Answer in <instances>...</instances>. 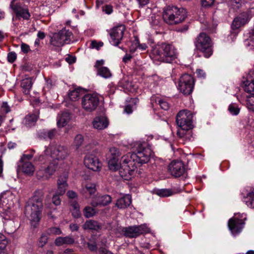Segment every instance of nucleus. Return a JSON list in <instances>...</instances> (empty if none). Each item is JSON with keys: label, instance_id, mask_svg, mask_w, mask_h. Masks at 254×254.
I'll return each mask as SVG.
<instances>
[{"label": "nucleus", "instance_id": "f257e3e1", "mask_svg": "<svg viewBox=\"0 0 254 254\" xmlns=\"http://www.w3.org/2000/svg\"><path fill=\"white\" fill-rule=\"evenodd\" d=\"M44 195V192L42 190L35 191L33 196L27 202L25 207V214L33 228L37 227L41 218Z\"/></svg>", "mask_w": 254, "mask_h": 254}, {"label": "nucleus", "instance_id": "f03ea898", "mask_svg": "<svg viewBox=\"0 0 254 254\" xmlns=\"http://www.w3.org/2000/svg\"><path fill=\"white\" fill-rule=\"evenodd\" d=\"M187 17V12L183 8L175 6H168L164 10L163 18L169 24H175L182 22Z\"/></svg>", "mask_w": 254, "mask_h": 254}, {"label": "nucleus", "instance_id": "7ed1b4c3", "mask_svg": "<svg viewBox=\"0 0 254 254\" xmlns=\"http://www.w3.org/2000/svg\"><path fill=\"white\" fill-rule=\"evenodd\" d=\"M135 147V152L128 153L126 154L128 158L136 164H144L147 163L151 155V149L146 146V143L137 142Z\"/></svg>", "mask_w": 254, "mask_h": 254}, {"label": "nucleus", "instance_id": "20e7f679", "mask_svg": "<svg viewBox=\"0 0 254 254\" xmlns=\"http://www.w3.org/2000/svg\"><path fill=\"white\" fill-rule=\"evenodd\" d=\"M16 201L15 196L10 191L3 192L0 195V207L2 210H0L1 216L5 219L10 218V210L13 207L14 202Z\"/></svg>", "mask_w": 254, "mask_h": 254}, {"label": "nucleus", "instance_id": "39448f33", "mask_svg": "<svg viewBox=\"0 0 254 254\" xmlns=\"http://www.w3.org/2000/svg\"><path fill=\"white\" fill-rule=\"evenodd\" d=\"M72 32L65 28L55 33L51 38V44L55 47H61L65 44H69L72 42Z\"/></svg>", "mask_w": 254, "mask_h": 254}, {"label": "nucleus", "instance_id": "423d86ee", "mask_svg": "<svg viewBox=\"0 0 254 254\" xmlns=\"http://www.w3.org/2000/svg\"><path fill=\"white\" fill-rule=\"evenodd\" d=\"M121 161L122 165L119 169L120 175L123 179L129 180L134 175L137 165L126 155L122 157Z\"/></svg>", "mask_w": 254, "mask_h": 254}, {"label": "nucleus", "instance_id": "0eeeda50", "mask_svg": "<svg viewBox=\"0 0 254 254\" xmlns=\"http://www.w3.org/2000/svg\"><path fill=\"white\" fill-rule=\"evenodd\" d=\"M194 44L196 48L203 53L205 58H209L212 55L211 41L206 34L200 33L196 38Z\"/></svg>", "mask_w": 254, "mask_h": 254}, {"label": "nucleus", "instance_id": "6e6552de", "mask_svg": "<svg viewBox=\"0 0 254 254\" xmlns=\"http://www.w3.org/2000/svg\"><path fill=\"white\" fill-rule=\"evenodd\" d=\"M102 98V97L96 93L87 94L81 99L82 107L86 112H91L96 109Z\"/></svg>", "mask_w": 254, "mask_h": 254}, {"label": "nucleus", "instance_id": "1a4fd4ad", "mask_svg": "<svg viewBox=\"0 0 254 254\" xmlns=\"http://www.w3.org/2000/svg\"><path fill=\"white\" fill-rule=\"evenodd\" d=\"M178 126L184 130H188L192 127V114L187 110L180 111L176 116Z\"/></svg>", "mask_w": 254, "mask_h": 254}, {"label": "nucleus", "instance_id": "9d476101", "mask_svg": "<svg viewBox=\"0 0 254 254\" xmlns=\"http://www.w3.org/2000/svg\"><path fill=\"white\" fill-rule=\"evenodd\" d=\"M58 166L55 161L50 162L48 165H41L37 169L36 176L38 180L46 181L54 174Z\"/></svg>", "mask_w": 254, "mask_h": 254}, {"label": "nucleus", "instance_id": "9b49d317", "mask_svg": "<svg viewBox=\"0 0 254 254\" xmlns=\"http://www.w3.org/2000/svg\"><path fill=\"white\" fill-rule=\"evenodd\" d=\"M194 85L193 77L188 74L182 75L178 82V88L184 95H190L193 91Z\"/></svg>", "mask_w": 254, "mask_h": 254}, {"label": "nucleus", "instance_id": "f8f14e48", "mask_svg": "<svg viewBox=\"0 0 254 254\" xmlns=\"http://www.w3.org/2000/svg\"><path fill=\"white\" fill-rule=\"evenodd\" d=\"M122 231L127 237L135 238L140 235L149 232L150 229L146 224H142L138 226H133L124 228Z\"/></svg>", "mask_w": 254, "mask_h": 254}, {"label": "nucleus", "instance_id": "ddd939ff", "mask_svg": "<svg viewBox=\"0 0 254 254\" xmlns=\"http://www.w3.org/2000/svg\"><path fill=\"white\" fill-rule=\"evenodd\" d=\"M49 148L53 157V162L55 161L58 164V161L65 159L69 154L67 148L63 145H52Z\"/></svg>", "mask_w": 254, "mask_h": 254}, {"label": "nucleus", "instance_id": "4468645a", "mask_svg": "<svg viewBox=\"0 0 254 254\" xmlns=\"http://www.w3.org/2000/svg\"><path fill=\"white\" fill-rule=\"evenodd\" d=\"M251 17V11L250 10L241 13L233 20L231 24L232 29L233 30L239 29L241 26L248 23Z\"/></svg>", "mask_w": 254, "mask_h": 254}, {"label": "nucleus", "instance_id": "2eb2a0df", "mask_svg": "<svg viewBox=\"0 0 254 254\" xmlns=\"http://www.w3.org/2000/svg\"><path fill=\"white\" fill-rule=\"evenodd\" d=\"M168 170L171 175L175 178L180 177L187 172L185 166L182 161H172L168 166Z\"/></svg>", "mask_w": 254, "mask_h": 254}, {"label": "nucleus", "instance_id": "dca6fc26", "mask_svg": "<svg viewBox=\"0 0 254 254\" xmlns=\"http://www.w3.org/2000/svg\"><path fill=\"white\" fill-rule=\"evenodd\" d=\"M167 45L166 43H161L153 47L150 55V58L154 61L163 62L166 52L164 48L167 47Z\"/></svg>", "mask_w": 254, "mask_h": 254}, {"label": "nucleus", "instance_id": "f3484780", "mask_svg": "<svg viewBox=\"0 0 254 254\" xmlns=\"http://www.w3.org/2000/svg\"><path fill=\"white\" fill-rule=\"evenodd\" d=\"M125 27L121 25L114 27L110 32L111 44L114 46H118L123 39Z\"/></svg>", "mask_w": 254, "mask_h": 254}, {"label": "nucleus", "instance_id": "a211bd4d", "mask_svg": "<svg viewBox=\"0 0 254 254\" xmlns=\"http://www.w3.org/2000/svg\"><path fill=\"white\" fill-rule=\"evenodd\" d=\"M17 0H13L10 4V7L13 9L18 19L23 18L28 20L30 17V14L28 9L22 6L19 3L16 2Z\"/></svg>", "mask_w": 254, "mask_h": 254}, {"label": "nucleus", "instance_id": "6ab92c4d", "mask_svg": "<svg viewBox=\"0 0 254 254\" xmlns=\"http://www.w3.org/2000/svg\"><path fill=\"white\" fill-rule=\"evenodd\" d=\"M84 162L86 167L94 171L99 170L102 166V163L99 161L98 158L93 154L86 155Z\"/></svg>", "mask_w": 254, "mask_h": 254}, {"label": "nucleus", "instance_id": "aec40b11", "mask_svg": "<svg viewBox=\"0 0 254 254\" xmlns=\"http://www.w3.org/2000/svg\"><path fill=\"white\" fill-rule=\"evenodd\" d=\"M244 225V222L237 218H231L228 222L229 228L234 236L240 233Z\"/></svg>", "mask_w": 254, "mask_h": 254}, {"label": "nucleus", "instance_id": "412c9836", "mask_svg": "<svg viewBox=\"0 0 254 254\" xmlns=\"http://www.w3.org/2000/svg\"><path fill=\"white\" fill-rule=\"evenodd\" d=\"M254 70L250 71L246 81L243 82V87L246 92L254 97Z\"/></svg>", "mask_w": 254, "mask_h": 254}, {"label": "nucleus", "instance_id": "4be33fe9", "mask_svg": "<svg viewBox=\"0 0 254 254\" xmlns=\"http://www.w3.org/2000/svg\"><path fill=\"white\" fill-rule=\"evenodd\" d=\"M104 63L103 60H97L94 67L97 69L99 75L105 78H109L112 76V73L108 67L103 66Z\"/></svg>", "mask_w": 254, "mask_h": 254}, {"label": "nucleus", "instance_id": "5701e85b", "mask_svg": "<svg viewBox=\"0 0 254 254\" xmlns=\"http://www.w3.org/2000/svg\"><path fill=\"white\" fill-rule=\"evenodd\" d=\"M67 175L65 173L59 177L57 181V190L56 192L63 195L65 192L68 185L67 183Z\"/></svg>", "mask_w": 254, "mask_h": 254}, {"label": "nucleus", "instance_id": "b1692460", "mask_svg": "<svg viewBox=\"0 0 254 254\" xmlns=\"http://www.w3.org/2000/svg\"><path fill=\"white\" fill-rule=\"evenodd\" d=\"M166 50L165 58L163 62L171 63L173 61L177 58V52L175 47L171 44H167V47H165Z\"/></svg>", "mask_w": 254, "mask_h": 254}, {"label": "nucleus", "instance_id": "393cba45", "mask_svg": "<svg viewBox=\"0 0 254 254\" xmlns=\"http://www.w3.org/2000/svg\"><path fill=\"white\" fill-rule=\"evenodd\" d=\"M111 201V197L109 195H104L94 197L91 204L93 207L99 205L105 206L110 203Z\"/></svg>", "mask_w": 254, "mask_h": 254}, {"label": "nucleus", "instance_id": "a878e982", "mask_svg": "<svg viewBox=\"0 0 254 254\" xmlns=\"http://www.w3.org/2000/svg\"><path fill=\"white\" fill-rule=\"evenodd\" d=\"M92 124L94 128L98 130H102L108 127L109 121L106 117L100 116L95 118Z\"/></svg>", "mask_w": 254, "mask_h": 254}, {"label": "nucleus", "instance_id": "bb28decb", "mask_svg": "<svg viewBox=\"0 0 254 254\" xmlns=\"http://www.w3.org/2000/svg\"><path fill=\"white\" fill-rule=\"evenodd\" d=\"M34 161L41 162L44 164L48 163V164H49L50 162H53V157H52V154L50 153L49 148H46L43 154L35 157Z\"/></svg>", "mask_w": 254, "mask_h": 254}, {"label": "nucleus", "instance_id": "cd10ccee", "mask_svg": "<svg viewBox=\"0 0 254 254\" xmlns=\"http://www.w3.org/2000/svg\"><path fill=\"white\" fill-rule=\"evenodd\" d=\"M243 196V201L247 205L252 208H254V190L248 191L244 190L242 192Z\"/></svg>", "mask_w": 254, "mask_h": 254}, {"label": "nucleus", "instance_id": "c85d7f7f", "mask_svg": "<svg viewBox=\"0 0 254 254\" xmlns=\"http://www.w3.org/2000/svg\"><path fill=\"white\" fill-rule=\"evenodd\" d=\"M70 120V116L69 113L65 112L58 115L57 117V125L58 127H64Z\"/></svg>", "mask_w": 254, "mask_h": 254}, {"label": "nucleus", "instance_id": "c756f323", "mask_svg": "<svg viewBox=\"0 0 254 254\" xmlns=\"http://www.w3.org/2000/svg\"><path fill=\"white\" fill-rule=\"evenodd\" d=\"M131 203V197L129 194H126L118 199L116 206L120 209H124L128 207Z\"/></svg>", "mask_w": 254, "mask_h": 254}, {"label": "nucleus", "instance_id": "7c9ffc66", "mask_svg": "<svg viewBox=\"0 0 254 254\" xmlns=\"http://www.w3.org/2000/svg\"><path fill=\"white\" fill-rule=\"evenodd\" d=\"M74 243V239L71 236H68L64 237H59L55 241V244L57 246L63 245H71Z\"/></svg>", "mask_w": 254, "mask_h": 254}, {"label": "nucleus", "instance_id": "2f4dec72", "mask_svg": "<svg viewBox=\"0 0 254 254\" xmlns=\"http://www.w3.org/2000/svg\"><path fill=\"white\" fill-rule=\"evenodd\" d=\"M57 130L55 129L51 130L43 129L39 131L38 133L39 136L45 139H52L57 134Z\"/></svg>", "mask_w": 254, "mask_h": 254}, {"label": "nucleus", "instance_id": "473e14b6", "mask_svg": "<svg viewBox=\"0 0 254 254\" xmlns=\"http://www.w3.org/2000/svg\"><path fill=\"white\" fill-rule=\"evenodd\" d=\"M22 162L23 163L21 167L22 172L27 175H33L35 169L32 163L29 161Z\"/></svg>", "mask_w": 254, "mask_h": 254}, {"label": "nucleus", "instance_id": "72a5a7b5", "mask_svg": "<svg viewBox=\"0 0 254 254\" xmlns=\"http://www.w3.org/2000/svg\"><path fill=\"white\" fill-rule=\"evenodd\" d=\"M33 83L32 78L30 77L23 79L21 83V86L23 89V92L25 94H28L30 93Z\"/></svg>", "mask_w": 254, "mask_h": 254}, {"label": "nucleus", "instance_id": "f704fd0d", "mask_svg": "<svg viewBox=\"0 0 254 254\" xmlns=\"http://www.w3.org/2000/svg\"><path fill=\"white\" fill-rule=\"evenodd\" d=\"M84 93V90L81 88L78 87L70 91L68 93L69 98L71 100L75 101L79 99V97Z\"/></svg>", "mask_w": 254, "mask_h": 254}, {"label": "nucleus", "instance_id": "c9c22d12", "mask_svg": "<svg viewBox=\"0 0 254 254\" xmlns=\"http://www.w3.org/2000/svg\"><path fill=\"white\" fill-rule=\"evenodd\" d=\"M100 227L101 226L97 221L92 220L87 221L83 225V228L85 230L90 229L97 230L99 229Z\"/></svg>", "mask_w": 254, "mask_h": 254}, {"label": "nucleus", "instance_id": "e433bc0d", "mask_svg": "<svg viewBox=\"0 0 254 254\" xmlns=\"http://www.w3.org/2000/svg\"><path fill=\"white\" fill-rule=\"evenodd\" d=\"M122 165V162L119 163V159L109 158L108 161V166L110 170L116 171L119 170Z\"/></svg>", "mask_w": 254, "mask_h": 254}, {"label": "nucleus", "instance_id": "4c0bfd02", "mask_svg": "<svg viewBox=\"0 0 254 254\" xmlns=\"http://www.w3.org/2000/svg\"><path fill=\"white\" fill-rule=\"evenodd\" d=\"M37 120V116L34 114L27 115L24 120V123L28 127L33 126Z\"/></svg>", "mask_w": 254, "mask_h": 254}, {"label": "nucleus", "instance_id": "58836bf2", "mask_svg": "<svg viewBox=\"0 0 254 254\" xmlns=\"http://www.w3.org/2000/svg\"><path fill=\"white\" fill-rule=\"evenodd\" d=\"M155 193L161 197H168L174 194L173 192L169 189H159L156 190Z\"/></svg>", "mask_w": 254, "mask_h": 254}, {"label": "nucleus", "instance_id": "ea45409f", "mask_svg": "<svg viewBox=\"0 0 254 254\" xmlns=\"http://www.w3.org/2000/svg\"><path fill=\"white\" fill-rule=\"evenodd\" d=\"M138 100L137 98H131L129 100L130 103L128 105H126L125 107V112L127 114H130L132 112V104L134 105L138 102Z\"/></svg>", "mask_w": 254, "mask_h": 254}, {"label": "nucleus", "instance_id": "a19ab883", "mask_svg": "<svg viewBox=\"0 0 254 254\" xmlns=\"http://www.w3.org/2000/svg\"><path fill=\"white\" fill-rule=\"evenodd\" d=\"M250 36L247 39V46L250 48V50H254V29H252L250 32Z\"/></svg>", "mask_w": 254, "mask_h": 254}, {"label": "nucleus", "instance_id": "79ce46f5", "mask_svg": "<svg viewBox=\"0 0 254 254\" xmlns=\"http://www.w3.org/2000/svg\"><path fill=\"white\" fill-rule=\"evenodd\" d=\"M121 155V152L116 147H113L109 149V158L119 159Z\"/></svg>", "mask_w": 254, "mask_h": 254}, {"label": "nucleus", "instance_id": "37998d69", "mask_svg": "<svg viewBox=\"0 0 254 254\" xmlns=\"http://www.w3.org/2000/svg\"><path fill=\"white\" fill-rule=\"evenodd\" d=\"M228 111L229 113L234 116L238 115L240 113V108L235 103H231L228 107Z\"/></svg>", "mask_w": 254, "mask_h": 254}, {"label": "nucleus", "instance_id": "c03bdc74", "mask_svg": "<svg viewBox=\"0 0 254 254\" xmlns=\"http://www.w3.org/2000/svg\"><path fill=\"white\" fill-rule=\"evenodd\" d=\"M83 213L85 217L89 218L95 215L96 213V211L94 208L89 206H86L84 209Z\"/></svg>", "mask_w": 254, "mask_h": 254}, {"label": "nucleus", "instance_id": "a18cd8bd", "mask_svg": "<svg viewBox=\"0 0 254 254\" xmlns=\"http://www.w3.org/2000/svg\"><path fill=\"white\" fill-rule=\"evenodd\" d=\"M86 192H88L91 196L96 192V186L94 184L88 183L85 186Z\"/></svg>", "mask_w": 254, "mask_h": 254}, {"label": "nucleus", "instance_id": "49530a36", "mask_svg": "<svg viewBox=\"0 0 254 254\" xmlns=\"http://www.w3.org/2000/svg\"><path fill=\"white\" fill-rule=\"evenodd\" d=\"M83 142V136L81 134H77L74 138L73 146L75 147L76 149H77L82 145Z\"/></svg>", "mask_w": 254, "mask_h": 254}, {"label": "nucleus", "instance_id": "de8ad7c7", "mask_svg": "<svg viewBox=\"0 0 254 254\" xmlns=\"http://www.w3.org/2000/svg\"><path fill=\"white\" fill-rule=\"evenodd\" d=\"M229 6L234 9H238L241 6V0H226Z\"/></svg>", "mask_w": 254, "mask_h": 254}, {"label": "nucleus", "instance_id": "09e8293b", "mask_svg": "<svg viewBox=\"0 0 254 254\" xmlns=\"http://www.w3.org/2000/svg\"><path fill=\"white\" fill-rule=\"evenodd\" d=\"M46 233H43L41 235V237L39 239L38 245L40 247H44L48 242V236Z\"/></svg>", "mask_w": 254, "mask_h": 254}, {"label": "nucleus", "instance_id": "8fccbe9b", "mask_svg": "<svg viewBox=\"0 0 254 254\" xmlns=\"http://www.w3.org/2000/svg\"><path fill=\"white\" fill-rule=\"evenodd\" d=\"M156 102L158 103L160 107L164 110H168L170 108V104L163 99L157 98L156 100Z\"/></svg>", "mask_w": 254, "mask_h": 254}, {"label": "nucleus", "instance_id": "3c124183", "mask_svg": "<svg viewBox=\"0 0 254 254\" xmlns=\"http://www.w3.org/2000/svg\"><path fill=\"white\" fill-rule=\"evenodd\" d=\"M47 233L49 235H58L62 233V231L58 227H51L48 229Z\"/></svg>", "mask_w": 254, "mask_h": 254}, {"label": "nucleus", "instance_id": "603ef678", "mask_svg": "<svg viewBox=\"0 0 254 254\" xmlns=\"http://www.w3.org/2000/svg\"><path fill=\"white\" fill-rule=\"evenodd\" d=\"M73 209L72 214L75 218H78L80 216L81 213L79 211V207L78 204L75 203L72 205Z\"/></svg>", "mask_w": 254, "mask_h": 254}, {"label": "nucleus", "instance_id": "864d4df0", "mask_svg": "<svg viewBox=\"0 0 254 254\" xmlns=\"http://www.w3.org/2000/svg\"><path fill=\"white\" fill-rule=\"evenodd\" d=\"M159 17L157 16H152L151 21L150 24L152 27L155 30L158 29V27H159Z\"/></svg>", "mask_w": 254, "mask_h": 254}, {"label": "nucleus", "instance_id": "5fc2aeb1", "mask_svg": "<svg viewBox=\"0 0 254 254\" xmlns=\"http://www.w3.org/2000/svg\"><path fill=\"white\" fill-rule=\"evenodd\" d=\"M8 241L5 236L1 233H0V249H4L7 244Z\"/></svg>", "mask_w": 254, "mask_h": 254}, {"label": "nucleus", "instance_id": "6e6d98bb", "mask_svg": "<svg viewBox=\"0 0 254 254\" xmlns=\"http://www.w3.org/2000/svg\"><path fill=\"white\" fill-rule=\"evenodd\" d=\"M103 46L102 42H97L96 41H92L90 44V47L92 49H96L99 50L101 47Z\"/></svg>", "mask_w": 254, "mask_h": 254}, {"label": "nucleus", "instance_id": "4d7b16f0", "mask_svg": "<svg viewBox=\"0 0 254 254\" xmlns=\"http://www.w3.org/2000/svg\"><path fill=\"white\" fill-rule=\"evenodd\" d=\"M60 195L59 194H57V192L52 197V202L56 206H58L61 204V200L60 198Z\"/></svg>", "mask_w": 254, "mask_h": 254}, {"label": "nucleus", "instance_id": "13d9d810", "mask_svg": "<svg viewBox=\"0 0 254 254\" xmlns=\"http://www.w3.org/2000/svg\"><path fill=\"white\" fill-rule=\"evenodd\" d=\"M215 0H201V5L203 7H207L212 6Z\"/></svg>", "mask_w": 254, "mask_h": 254}, {"label": "nucleus", "instance_id": "bf43d9fd", "mask_svg": "<svg viewBox=\"0 0 254 254\" xmlns=\"http://www.w3.org/2000/svg\"><path fill=\"white\" fill-rule=\"evenodd\" d=\"M34 151H33L32 153H31L28 154H23L20 159L21 162H25L28 161L32 159L33 157V153Z\"/></svg>", "mask_w": 254, "mask_h": 254}, {"label": "nucleus", "instance_id": "052dcab7", "mask_svg": "<svg viewBox=\"0 0 254 254\" xmlns=\"http://www.w3.org/2000/svg\"><path fill=\"white\" fill-rule=\"evenodd\" d=\"M103 11L107 14H110L113 12V6L110 4H106L102 7Z\"/></svg>", "mask_w": 254, "mask_h": 254}, {"label": "nucleus", "instance_id": "680f3d73", "mask_svg": "<svg viewBox=\"0 0 254 254\" xmlns=\"http://www.w3.org/2000/svg\"><path fill=\"white\" fill-rule=\"evenodd\" d=\"M246 106L247 108L251 111L254 112V101L248 99L246 102Z\"/></svg>", "mask_w": 254, "mask_h": 254}, {"label": "nucleus", "instance_id": "e2e57ef3", "mask_svg": "<svg viewBox=\"0 0 254 254\" xmlns=\"http://www.w3.org/2000/svg\"><path fill=\"white\" fill-rule=\"evenodd\" d=\"M16 54L14 52H10L8 54L7 60L9 62L12 63L16 59Z\"/></svg>", "mask_w": 254, "mask_h": 254}, {"label": "nucleus", "instance_id": "0e129e2a", "mask_svg": "<svg viewBox=\"0 0 254 254\" xmlns=\"http://www.w3.org/2000/svg\"><path fill=\"white\" fill-rule=\"evenodd\" d=\"M196 74L197 75V76L199 78H205L206 77L205 72L202 69H197L196 70Z\"/></svg>", "mask_w": 254, "mask_h": 254}, {"label": "nucleus", "instance_id": "69168bd1", "mask_svg": "<svg viewBox=\"0 0 254 254\" xmlns=\"http://www.w3.org/2000/svg\"><path fill=\"white\" fill-rule=\"evenodd\" d=\"M21 49L24 53H27L30 51V47L27 44L22 43L21 45Z\"/></svg>", "mask_w": 254, "mask_h": 254}, {"label": "nucleus", "instance_id": "338daca9", "mask_svg": "<svg viewBox=\"0 0 254 254\" xmlns=\"http://www.w3.org/2000/svg\"><path fill=\"white\" fill-rule=\"evenodd\" d=\"M1 108L2 110L5 112V113H7L10 112V107L8 105L7 102H3L1 105Z\"/></svg>", "mask_w": 254, "mask_h": 254}, {"label": "nucleus", "instance_id": "774afa93", "mask_svg": "<svg viewBox=\"0 0 254 254\" xmlns=\"http://www.w3.org/2000/svg\"><path fill=\"white\" fill-rule=\"evenodd\" d=\"M65 60L69 64H72L75 62L76 59L73 56L68 55Z\"/></svg>", "mask_w": 254, "mask_h": 254}]
</instances>
